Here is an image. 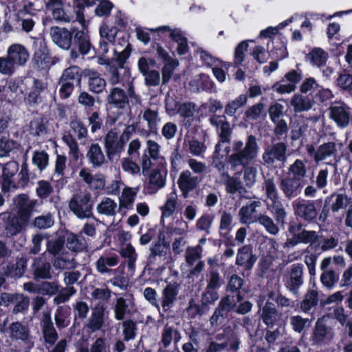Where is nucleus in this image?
<instances>
[{
    "instance_id": "nucleus-17",
    "label": "nucleus",
    "mask_w": 352,
    "mask_h": 352,
    "mask_svg": "<svg viewBox=\"0 0 352 352\" xmlns=\"http://www.w3.org/2000/svg\"><path fill=\"white\" fill-rule=\"evenodd\" d=\"M75 32L65 28L52 27L50 29L52 41L60 48L65 50L71 47L73 34Z\"/></svg>"
},
{
    "instance_id": "nucleus-34",
    "label": "nucleus",
    "mask_w": 352,
    "mask_h": 352,
    "mask_svg": "<svg viewBox=\"0 0 352 352\" xmlns=\"http://www.w3.org/2000/svg\"><path fill=\"white\" fill-rule=\"evenodd\" d=\"M318 291L316 289H309L300 302V309L305 314H309L318 306Z\"/></svg>"
},
{
    "instance_id": "nucleus-24",
    "label": "nucleus",
    "mask_w": 352,
    "mask_h": 352,
    "mask_svg": "<svg viewBox=\"0 0 352 352\" xmlns=\"http://www.w3.org/2000/svg\"><path fill=\"white\" fill-rule=\"evenodd\" d=\"M179 287L176 283H168L162 292L161 306L163 311H168L177 300Z\"/></svg>"
},
{
    "instance_id": "nucleus-26",
    "label": "nucleus",
    "mask_w": 352,
    "mask_h": 352,
    "mask_svg": "<svg viewBox=\"0 0 352 352\" xmlns=\"http://www.w3.org/2000/svg\"><path fill=\"white\" fill-rule=\"evenodd\" d=\"M107 102L116 109H123L128 104V96L124 89L113 87L109 89Z\"/></svg>"
},
{
    "instance_id": "nucleus-22",
    "label": "nucleus",
    "mask_w": 352,
    "mask_h": 352,
    "mask_svg": "<svg viewBox=\"0 0 352 352\" xmlns=\"http://www.w3.org/2000/svg\"><path fill=\"white\" fill-rule=\"evenodd\" d=\"M136 311L134 302L123 297L116 298L114 307V318L117 320H123L126 316H131Z\"/></svg>"
},
{
    "instance_id": "nucleus-57",
    "label": "nucleus",
    "mask_w": 352,
    "mask_h": 352,
    "mask_svg": "<svg viewBox=\"0 0 352 352\" xmlns=\"http://www.w3.org/2000/svg\"><path fill=\"white\" fill-rule=\"evenodd\" d=\"M339 277L336 272L331 269L329 271L322 272L320 281L324 287L331 290L334 288L338 281Z\"/></svg>"
},
{
    "instance_id": "nucleus-2",
    "label": "nucleus",
    "mask_w": 352,
    "mask_h": 352,
    "mask_svg": "<svg viewBox=\"0 0 352 352\" xmlns=\"http://www.w3.org/2000/svg\"><path fill=\"white\" fill-rule=\"evenodd\" d=\"M130 53V44H127L120 52L115 50L113 56L106 59L102 63L105 66L107 78L110 85H123L125 78L129 77L130 72L125 63Z\"/></svg>"
},
{
    "instance_id": "nucleus-48",
    "label": "nucleus",
    "mask_w": 352,
    "mask_h": 352,
    "mask_svg": "<svg viewBox=\"0 0 352 352\" xmlns=\"http://www.w3.org/2000/svg\"><path fill=\"white\" fill-rule=\"evenodd\" d=\"M307 171L305 163L302 160L297 159L288 168L287 175L302 182V179L306 176Z\"/></svg>"
},
{
    "instance_id": "nucleus-23",
    "label": "nucleus",
    "mask_w": 352,
    "mask_h": 352,
    "mask_svg": "<svg viewBox=\"0 0 352 352\" xmlns=\"http://www.w3.org/2000/svg\"><path fill=\"white\" fill-rule=\"evenodd\" d=\"M217 133L219 138V141L215 145L214 153L219 155L224 144H226V146L223 148V151L226 154H228L230 152L232 153V145L230 146L229 144L231 141L232 129L230 127V123L228 122L217 131Z\"/></svg>"
},
{
    "instance_id": "nucleus-42",
    "label": "nucleus",
    "mask_w": 352,
    "mask_h": 352,
    "mask_svg": "<svg viewBox=\"0 0 352 352\" xmlns=\"http://www.w3.org/2000/svg\"><path fill=\"white\" fill-rule=\"evenodd\" d=\"M170 243L166 239L163 232H160L157 241L151 247L150 250L153 256H164L169 250Z\"/></svg>"
},
{
    "instance_id": "nucleus-51",
    "label": "nucleus",
    "mask_w": 352,
    "mask_h": 352,
    "mask_svg": "<svg viewBox=\"0 0 352 352\" xmlns=\"http://www.w3.org/2000/svg\"><path fill=\"white\" fill-rule=\"evenodd\" d=\"M257 223H258L265 230V231L271 235L276 236L280 232V229L278 226V223L276 222L275 223L271 217L265 214H259V218Z\"/></svg>"
},
{
    "instance_id": "nucleus-13",
    "label": "nucleus",
    "mask_w": 352,
    "mask_h": 352,
    "mask_svg": "<svg viewBox=\"0 0 352 352\" xmlns=\"http://www.w3.org/2000/svg\"><path fill=\"white\" fill-rule=\"evenodd\" d=\"M201 181L198 175H193L192 173L186 170L182 172L177 179V185L184 198H187L190 192L197 189Z\"/></svg>"
},
{
    "instance_id": "nucleus-9",
    "label": "nucleus",
    "mask_w": 352,
    "mask_h": 352,
    "mask_svg": "<svg viewBox=\"0 0 352 352\" xmlns=\"http://www.w3.org/2000/svg\"><path fill=\"white\" fill-rule=\"evenodd\" d=\"M91 195L85 193L74 196L69 204L70 210L79 219L89 218L92 216Z\"/></svg>"
},
{
    "instance_id": "nucleus-20",
    "label": "nucleus",
    "mask_w": 352,
    "mask_h": 352,
    "mask_svg": "<svg viewBox=\"0 0 352 352\" xmlns=\"http://www.w3.org/2000/svg\"><path fill=\"white\" fill-rule=\"evenodd\" d=\"M7 55L16 64V66L24 67L30 59L28 49L23 45L14 43L7 49Z\"/></svg>"
},
{
    "instance_id": "nucleus-27",
    "label": "nucleus",
    "mask_w": 352,
    "mask_h": 352,
    "mask_svg": "<svg viewBox=\"0 0 352 352\" xmlns=\"http://www.w3.org/2000/svg\"><path fill=\"white\" fill-rule=\"evenodd\" d=\"M76 265L75 254L68 251H63L55 256L53 261V266L56 270H72Z\"/></svg>"
},
{
    "instance_id": "nucleus-62",
    "label": "nucleus",
    "mask_w": 352,
    "mask_h": 352,
    "mask_svg": "<svg viewBox=\"0 0 352 352\" xmlns=\"http://www.w3.org/2000/svg\"><path fill=\"white\" fill-rule=\"evenodd\" d=\"M54 221L51 213H47L35 217L33 220V226L40 230L47 229L54 225Z\"/></svg>"
},
{
    "instance_id": "nucleus-14",
    "label": "nucleus",
    "mask_w": 352,
    "mask_h": 352,
    "mask_svg": "<svg viewBox=\"0 0 352 352\" xmlns=\"http://www.w3.org/2000/svg\"><path fill=\"white\" fill-rule=\"evenodd\" d=\"M330 118L340 128L348 126L350 120L349 107L342 101L333 102L330 107Z\"/></svg>"
},
{
    "instance_id": "nucleus-6",
    "label": "nucleus",
    "mask_w": 352,
    "mask_h": 352,
    "mask_svg": "<svg viewBox=\"0 0 352 352\" xmlns=\"http://www.w3.org/2000/svg\"><path fill=\"white\" fill-rule=\"evenodd\" d=\"M203 248L201 245L188 247L185 252V261L186 264L191 267L187 277L194 278L198 277L199 274L204 270L205 264L201 261Z\"/></svg>"
},
{
    "instance_id": "nucleus-58",
    "label": "nucleus",
    "mask_w": 352,
    "mask_h": 352,
    "mask_svg": "<svg viewBox=\"0 0 352 352\" xmlns=\"http://www.w3.org/2000/svg\"><path fill=\"white\" fill-rule=\"evenodd\" d=\"M263 189L265 190L266 197L271 201L279 199L278 188L273 177L264 178Z\"/></svg>"
},
{
    "instance_id": "nucleus-30",
    "label": "nucleus",
    "mask_w": 352,
    "mask_h": 352,
    "mask_svg": "<svg viewBox=\"0 0 352 352\" xmlns=\"http://www.w3.org/2000/svg\"><path fill=\"white\" fill-rule=\"evenodd\" d=\"M256 261V256L252 254V248L244 245L239 248L236 254V264L250 270Z\"/></svg>"
},
{
    "instance_id": "nucleus-50",
    "label": "nucleus",
    "mask_w": 352,
    "mask_h": 352,
    "mask_svg": "<svg viewBox=\"0 0 352 352\" xmlns=\"http://www.w3.org/2000/svg\"><path fill=\"white\" fill-rule=\"evenodd\" d=\"M88 85L90 91L100 94L105 89L107 82L98 74L91 72L89 74Z\"/></svg>"
},
{
    "instance_id": "nucleus-3",
    "label": "nucleus",
    "mask_w": 352,
    "mask_h": 352,
    "mask_svg": "<svg viewBox=\"0 0 352 352\" xmlns=\"http://www.w3.org/2000/svg\"><path fill=\"white\" fill-rule=\"evenodd\" d=\"M33 55L31 60L32 67L37 70H47L56 63L43 39H34L32 44Z\"/></svg>"
},
{
    "instance_id": "nucleus-21",
    "label": "nucleus",
    "mask_w": 352,
    "mask_h": 352,
    "mask_svg": "<svg viewBox=\"0 0 352 352\" xmlns=\"http://www.w3.org/2000/svg\"><path fill=\"white\" fill-rule=\"evenodd\" d=\"M288 232L291 235H296L300 243L312 244L318 238L316 231L302 229L301 223H290L288 226Z\"/></svg>"
},
{
    "instance_id": "nucleus-55",
    "label": "nucleus",
    "mask_w": 352,
    "mask_h": 352,
    "mask_svg": "<svg viewBox=\"0 0 352 352\" xmlns=\"http://www.w3.org/2000/svg\"><path fill=\"white\" fill-rule=\"evenodd\" d=\"M60 79L65 82L72 83L74 85H79L81 80L80 68L76 66H72L65 69Z\"/></svg>"
},
{
    "instance_id": "nucleus-10",
    "label": "nucleus",
    "mask_w": 352,
    "mask_h": 352,
    "mask_svg": "<svg viewBox=\"0 0 352 352\" xmlns=\"http://www.w3.org/2000/svg\"><path fill=\"white\" fill-rule=\"evenodd\" d=\"M161 146L155 141L147 140L145 148L140 158L142 173L147 174L153 165V161H157L161 157Z\"/></svg>"
},
{
    "instance_id": "nucleus-61",
    "label": "nucleus",
    "mask_w": 352,
    "mask_h": 352,
    "mask_svg": "<svg viewBox=\"0 0 352 352\" xmlns=\"http://www.w3.org/2000/svg\"><path fill=\"white\" fill-rule=\"evenodd\" d=\"M136 196V192L131 188H125L123 189L122 195L119 198V206L121 208H129L134 201Z\"/></svg>"
},
{
    "instance_id": "nucleus-38",
    "label": "nucleus",
    "mask_w": 352,
    "mask_h": 352,
    "mask_svg": "<svg viewBox=\"0 0 352 352\" xmlns=\"http://www.w3.org/2000/svg\"><path fill=\"white\" fill-rule=\"evenodd\" d=\"M62 140L69 147V155L72 160L77 162L82 154L80 153L78 144L76 139L68 131H65L62 136Z\"/></svg>"
},
{
    "instance_id": "nucleus-36",
    "label": "nucleus",
    "mask_w": 352,
    "mask_h": 352,
    "mask_svg": "<svg viewBox=\"0 0 352 352\" xmlns=\"http://www.w3.org/2000/svg\"><path fill=\"white\" fill-rule=\"evenodd\" d=\"M32 266L34 267V276L36 279H50L52 278L51 265L45 261L42 258H36Z\"/></svg>"
},
{
    "instance_id": "nucleus-15",
    "label": "nucleus",
    "mask_w": 352,
    "mask_h": 352,
    "mask_svg": "<svg viewBox=\"0 0 352 352\" xmlns=\"http://www.w3.org/2000/svg\"><path fill=\"white\" fill-rule=\"evenodd\" d=\"M261 205L259 201H252L243 206L238 212L240 223L248 225L257 223L259 218V214H257V212Z\"/></svg>"
},
{
    "instance_id": "nucleus-28",
    "label": "nucleus",
    "mask_w": 352,
    "mask_h": 352,
    "mask_svg": "<svg viewBox=\"0 0 352 352\" xmlns=\"http://www.w3.org/2000/svg\"><path fill=\"white\" fill-rule=\"evenodd\" d=\"M217 339L224 340L220 345L223 346V349H227L228 352H237L241 344L239 336L234 331H224L223 334H218Z\"/></svg>"
},
{
    "instance_id": "nucleus-63",
    "label": "nucleus",
    "mask_w": 352,
    "mask_h": 352,
    "mask_svg": "<svg viewBox=\"0 0 352 352\" xmlns=\"http://www.w3.org/2000/svg\"><path fill=\"white\" fill-rule=\"evenodd\" d=\"M213 220L214 216L212 214H204L197 220L196 228L198 230L204 232L206 234H209Z\"/></svg>"
},
{
    "instance_id": "nucleus-41",
    "label": "nucleus",
    "mask_w": 352,
    "mask_h": 352,
    "mask_svg": "<svg viewBox=\"0 0 352 352\" xmlns=\"http://www.w3.org/2000/svg\"><path fill=\"white\" fill-rule=\"evenodd\" d=\"M117 203L109 197H104L96 206V211L98 214L114 217L117 213Z\"/></svg>"
},
{
    "instance_id": "nucleus-39",
    "label": "nucleus",
    "mask_w": 352,
    "mask_h": 352,
    "mask_svg": "<svg viewBox=\"0 0 352 352\" xmlns=\"http://www.w3.org/2000/svg\"><path fill=\"white\" fill-rule=\"evenodd\" d=\"M47 9L52 12L53 18L57 21L69 22L70 16L67 15L61 7L60 0H49Z\"/></svg>"
},
{
    "instance_id": "nucleus-59",
    "label": "nucleus",
    "mask_w": 352,
    "mask_h": 352,
    "mask_svg": "<svg viewBox=\"0 0 352 352\" xmlns=\"http://www.w3.org/2000/svg\"><path fill=\"white\" fill-rule=\"evenodd\" d=\"M248 97L245 94H241L236 99L230 101L225 107V113L229 116H233L236 111L247 103Z\"/></svg>"
},
{
    "instance_id": "nucleus-43",
    "label": "nucleus",
    "mask_w": 352,
    "mask_h": 352,
    "mask_svg": "<svg viewBox=\"0 0 352 352\" xmlns=\"http://www.w3.org/2000/svg\"><path fill=\"white\" fill-rule=\"evenodd\" d=\"M306 59L312 65L320 67L326 64L328 59V54L320 47H315L306 55Z\"/></svg>"
},
{
    "instance_id": "nucleus-40",
    "label": "nucleus",
    "mask_w": 352,
    "mask_h": 352,
    "mask_svg": "<svg viewBox=\"0 0 352 352\" xmlns=\"http://www.w3.org/2000/svg\"><path fill=\"white\" fill-rule=\"evenodd\" d=\"M119 258L113 254L110 256H101L96 262L97 271L100 274H107L111 270L108 267H114L118 264Z\"/></svg>"
},
{
    "instance_id": "nucleus-60",
    "label": "nucleus",
    "mask_w": 352,
    "mask_h": 352,
    "mask_svg": "<svg viewBox=\"0 0 352 352\" xmlns=\"http://www.w3.org/2000/svg\"><path fill=\"white\" fill-rule=\"evenodd\" d=\"M223 284V280L217 269L209 270L206 275V286L208 289L218 290Z\"/></svg>"
},
{
    "instance_id": "nucleus-64",
    "label": "nucleus",
    "mask_w": 352,
    "mask_h": 352,
    "mask_svg": "<svg viewBox=\"0 0 352 352\" xmlns=\"http://www.w3.org/2000/svg\"><path fill=\"white\" fill-rule=\"evenodd\" d=\"M336 85L342 90L352 95V74L343 73L336 80Z\"/></svg>"
},
{
    "instance_id": "nucleus-4",
    "label": "nucleus",
    "mask_w": 352,
    "mask_h": 352,
    "mask_svg": "<svg viewBox=\"0 0 352 352\" xmlns=\"http://www.w3.org/2000/svg\"><path fill=\"white\" fill-rule=\"evenodd\" d=\"M135 127L134 124L129 126L120 137L118 136V133L113 130H111L107 133L104 138V148L107 157L109 159L120 153L124 150V145L129 138V130L134 131Z\"/></svg>"
},
{
    "instance_id": "nucleus-12",
    "label": "nucleus",
    "mask_w": 352,
    "mask_h": 352,
    "mask_svg": "<svg viewBox=\"0 0 352 352\" xmlns=\"http://www.w3.org/2000/svg\"><path fill=\"white\" fill-rule=\"evenodd\" d=\"M18 209L17 215L23 221H28L34 208L39 205L38 200L31 199L25 194H21L14 199Z\"/></svg>"
},
{
    "instance_id": "nucleus-7",
    "label": "nucleus",
    "mask_w": 352,
    "mask_h": 352,
    "mask_svg": "<svg viewBox=\"0 0 352 352\" xmlns=\"http://www.w3.org/2000/svg\"><path fill=\"white\" fill-rule=\"evenodd\" d=\"M305 150L316 164L335 157L338 153L337 145L334 142H324L317 148L312 144H307Z\"/></svg>"
},
{
    "instance_id": "nucleus-1",
    "label": "nucleus",
    "mask_w": 352,
    "mask_h": 352,
    "mask_svg": "<svg viewBox=\"0 0 352 352\" xmlns=\"http://www.w3.org/2000/svg\"><path fill=\"white\" fill-rule=\"evenodd\" d=\"M259 147L256 138L248 135L245 143L236 140L232 142V153L228 157V162L234 169L241 166L243 168V180L245 185L252 187L257 178V169L250 166L258 154Z\"/></svg>"
},
{
    "instance_id": "nucleus-11",
    "label": "nucleus",
    "mask_w": 352,
    "mask_h": 352,
    "mask_svg": "<svg viewBox=\"0 0 352 352\" xmlns=\"http://www.w3.org/2000/svg\"><path fill=\"white\" fill-rule=\"evenodd\" d=\"M292 205L294 214L305 221L311 222L318 215L316 201L297 199Z\"/></svg>"
},
{
    "instance_id": "nucleus-25",
    "label": "nucleus",
    "mask_w": 352,
    "mask_h": 352,
    "mask_svg": "<svg viewBox=\"0 0 352 352\" xmlns=\"http://www.w3.org/2000/svg\"><path fill=\"white\" fill-rule=\"evenodd\" d=\"M43 318L41 322L43 337L45 344L52 346L58 338V335L54 327L50 312L43 313Z\"/></svg>"
},
{
    "instance_id": "nucleus-49",
    "label": "nucleus",
    "mask_w": 352,
    "mask_h": 352,
    "mask_svg": "<svg viewBox=\"0 0 352 352\" xmlns=\"http://www.w3.org/2000/svg\"><path fill=\"white\" fill-rule=\"evenodd\" d=\"M67 248L72 252H81L85 249L87 243L83 236L70 233L66 239Z\"/></svg>"
},
{
    "instance_id": "nucleus-5",
    "label": "nucleus",
    "mask_w": 352,
    "mask_h": 352,
    "mask_svg": "<svg viewBox=\"0 0 352 352\" xmlns=\"http://www.w3.org/2000/svg\"><path fill=\"white\" fill-rule=\"evenodd\" d=\"M287 145L283 142H278L266 146L261 155V163L263 166L274 167L276 162L285 164L287 161Z\"/></svg>"
},
{
    "instance_id": "nucleus-56",
    "label": "nucleus",
    "mask_w": 352,
    "mask_h": 352,
    "mask_svg": "<svg viewBox=\"0 0 352 352\" xmlns=\"http://www.w3.org/2000/svg\"><path fill=\"white\" fill-rule=\"evenodd\" d=\"M120 254L122 257L126 259L127 267L131 271H133L135 267L138 254L133 245L130 243L127 244L124 248L120 250Z\"/></svg>"
},
{
    "instance_id": "nucleus-33",
    "label": "nucleus",
    "mask_w": 352,
    "mask_h": 352,
    "mask_svg": "<svg viewBox=\"0 0 352 352\" xmlns=\"http://www.w3.org/2000/svg\"><path fill=\"white\" fill-rule=\"evenodd\" d=\"M86 157L94 168L101 167L106 162L101 146L97 144H91L87 152Z\"/></svg>"
},
{
    "instance_id": "nucleus-47",
    "label": "nucleus",
    "mask_w": 352,
    "mask_h": 352,
    "mask_svg": "<svg viewBox=\"0 0 352 352\" xmlns=\"http://www.w3.org/2000/svg\"><path fill=\"white\" fill-rule=\"evenodd\" d=\"M27 259L25 258H17L14 264H9L7 266V275L12 278H21L25 273L27 267Z\"/></svg>"
},
{
    "instance_id": "nucleus-18",
    "label": "nucleus",
    "mask_w": 352,
    "mask_h": 352,
    "mask_svg": "<svg viewBox=\"0 0 352 352\" xmlns=\"http://www.w3.org/2000/svg\"><path fill=\"white\" fill-rule=\"evenodd\" d=\"M279 187L285 197L291 199L298 196L302 191V182L287 175L281 179Z\"/></svg>"
},
{
    "instance_id": "nucleus-46",
    "label": "nucleus",
    "mask_w": 352,
    "mask_h": 352,
    "mask_svg": "<svg viewBox=\"0 0 352 352\" xmlns=\"http://www.w3.org/2000/svg\"><path fill=\"white\" fill-rule=\"evenodd\" d=\"M143 119L146 122L150 132L157 133V126L161 122L158 111L147 108L143 113Z\"/></svg>"
},
{
    "instance_id": "nucleus-54",
    "label": "nucleus",
    "mask_w": 352,
    "mask_h": 352,
    "mask_svg": "<svg viewBox=\"0 0 352 352\" xmlns=\"http://www.w3.org/2000/svg\"><path fill=\"white\" fill-rule=\"evenodd\" d=\"M27 222L23 221L19 215L9 217L5 227L6 234L10 236L16 234Z\"/></svg>"
},
{
    "instance_id": "nucleus-44",
    "label": "nucleus",
    "mask_w": 352,
    "mask_h": 352,
    "mask_svg": "<svg viewBox=\"0 0 352 352\" xmlns=\"http://www.w3.org/2000/svg\"><path fill=\"white\" fill-rule=\"evenodd\" d=\"M104 312L102 307H96L92 310L91 315L89 319L87 327L91 331L100 330L104 322Z\"/></svg>"
},
{
    "instance_id": "nucleus-53",
    "label": "nucleus",
    "mask_w": 352,
    "mask_h": 352,
    "mask_svg": "<svg viewBox=\"0 0 352 352\" xmlns=\"http://www.w3.org/2000/svg\"><path fill=\"white\" fill-rule=\"evenodd\" d=\"M180 338V334L177 329L166 325L162 333L160 343L166 348L170 345L172 341L178 342Z\"/></svg>"
},
{
    "instance_id": "nucleus-45",
    "label": "nucleus",
    "mask_w": 352,
    "mask_h": 352,
    "mask_svg": "<svg viewBox=\"0 0 352 352\" xmlns=\"http://www.w3.org/2000/svg\"><path fill=\"white\" fill-rule=\"evenodd\" d=\"M74 43L77 45L79 52L82 54L89 53L91 48L90 38L84 31L78 30L74 33Z\"/></svg>"
},
{
    "instance_id": "nucleus-35",
    "label": "nucleus",
    "mask_w": 352,
    "mask_h": 352,
    "mask_svg": "<svg viewBox=\"0 0 352 352\" xmlns=\"http://www.w3.org/2000/svg\"><path fill=\"white\" fill-rule=\"evenodd\" d=\"M7 333L12 340L28 341L30 331L28 328L21 322H12L7 330Z\"/></svg>"
},
{
    "instance_id": "nucleus-29",
    "label": "nucleus",
    "mask_w": 352,
    "mask_h": 352,
    "mask_svg": "<svg viewBox=\"0 0 352 352\" xmlns=\"http://www.w3.org/2000/svg\"><path fill=\"white\" fill-rule=\"evenodd\" d=\"M282 314L274 303L267 301L261 311V319L267 326H273L280 320Z\"/></svg>"
},
{
    "instance_id": "nucleus-37",
    "label": "nucleus",
    "mask_w": 352,
    "mask_h": 352,
    "mask_svg": "<svg viewBox=\"0 0 352 352\" xmlns=\"http://www.w3.org/2000/svg\"><path fill=\"white\" fill-rule=\"evenodd\" d=\"M178 207V195L175 188L167 195L164 204L161 207L162 218H168L173 215Z\"/></svg>"
},
{
    "instance_id": "nucleus-19",
    "label": "nucleus",
    "mask_w": 352,
    "mask_h": 352,
    "mask_svg": "<svg viewBox=\"0 0 352 352\" xmlns=\"http://www.w3.org/2000/svg\"><path fill=\"white\" fill-rule=\"evenodd\" d=\"M333 335L332 329L324 323L323 319H318L313 329L311 341L316 345L324 344L332 339Z\"/></svg>"
},
{
    "instance_id": "nucleus-52",
    "label": "nucleus",
    "mask_w": 352,
    "mask_h": 352,
    "mask_svg": "<svg viewBox=\"0 0 352 352\" xmlns=\"http://www.w3.org/2000/svg\"><path fill=\"white\" fill-rule=\"evenodd\" d=\"M267 208L274 214L275 221L277 223H280L281 225L285 223L287 212L283 204L279 199L272 201V204L269 205Z\"/></svg>"
},
{
    "instance_id": "nucleus-31",
    "label": "nucleus",
    "mask_w": 352,
    "mask_h": 352,
    "mask_svg": "<svg viewBox=\"0 0 352 352\" xmlns=\"http://www.w3.org/2000/svg\"><path fill=\"white\" fill-rule=\"evenodd\" d=\"M79 177L92 189H103L105 186V177L102 174L93 175L87 169L82 168L79 172Z\"/></svg>"
},
{
    "instance_id": "nucleus-16",
    "label": "nucleus",
    "mask_w": 352,
    "mask_h": 352,
    "mask_svg": "<svg viewBox=\"0 0 352 352\" xmlns=\"http://www.w3.org/2000/svg\"><path fill=\"white\" fill-rule=\"evenodd\" d=\"M152 32H169V36L173 41L178 45L177 51L180 55L185 54L188 51L187 38L184 36L182 31L178 28L171 29L169 26L164 25L155 29H151Z\"/></svg>"
},
{
    "instance_id": "nucleus-8",
    "label": "nucleus",
    "mask_w": 352,
    "mask_h": 352,
    "mask_svg": "<svg viewBox=\"0 0 352 352\" xmlns=\"http://www.w3.org/2000/svg\"><path fill=\"white\" fill-rule=\"evenodd\" d=\"M304 267L301 263H295L290 266L287 276L285 278V288L293 295L300 294V288L304 285Z\"/></svg>"
},
{
    "instance_id": "nucleus-32",
    "label": "nucleus",
    "mask_w": 352,
    "mask_h": 352,
    "mask_svg": "<svg viewBox=\"0 0 352 352\" xmlns=\"http://www.w3.org/2000/svg\"><path fill=\"white\" fill-rule=\"evenodd\" d=\"M314 104V101L311 98L300 94H295L290 100V105L296 113L308 111Z\"/></svg>"
}]
</instances>
